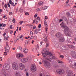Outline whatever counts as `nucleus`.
Returning <instances> with one entry per match:
<instances>
[{"label": "nucleus", "mask_w": 76, "mask_h": 76, "mask_svg": "<svg viewBox=\"0 0 76 76\" xmlns=\"http://www.w3.org/2000/svg\"><path fill=\"white\" fill-rule=\"evenodd\" d=\"M64 29V32L66 36H70V34L72 33V30H70L69 28L67 26H65Z\"/></svg>", "instance_id": "nucleus-1"}, {"label": "nucleus", "mask_w": 76, "mask_h": 76, "mask_svg": "<svg viewBox=\"0 0 76 76\" xmlns=\"http://www.w3.org/2000/svg\"><path fill=\"white\" fill-rule=\"evenodd\" d=\"M45 53L46 55H49V56H50V59H54V58H55V57L52 55L53 54L51 52H48V51H46L45 52Z\"/></svg>", "instance_id": "nucleus-2"}, {"label": "nucleus", "mask_w": 76, "mask_h": 76, "mask_svg": "<svg viewBox=\"0 0 76 76\" xmlns=\"http://www.w3.org/2000/svg\"><path fill=\"white\" fill-rule=\"evenodd\" d=\"M12 67L15 70H17L18 69V64L14 62L12 64Z\"/></svg>", "instance_id": "nucleus-3"}, {"label": "nucleus", "mask_w": 76, "mask_h": 76, "mask_svg": "<svg viewBox=\"0 0 76 76\" xmlns=\"http://www.w3.org/2000/svg\"><path fill=\"white\" fill-rule=\"evenodd\" d=\"M42 62H44V64L45 67H50V64L48 61L43 60L42 61Z\"/></svg>", "instance_id": "nucleus-4"}, {"label": "nucleus", "mask_w": 76, "mask_h": 76, "mask_svg": "<svg viewBox=\"0 0 76 76\" xmlns=\"http://www.w3.org/2000/svg\"><path fill=\"white\" fill-rule=\"evenodd\" d=\"M6 44V47H4L5 50L6 51H7V53H9V50L10 49V48L9 47V46L8 43L7 42Z\"/></svg>", "instance_id": "nucleus-5"}, {"label": "nucleus", "mask_w": 76, "mask_h": 76, "mask_svg": "<svg viewBox=\"0 0 76 76\" xmlns=\"http://www.w3.org/2000/svg\"><path fill=\"white\" fill-rule=\"evenodd\" d=\"M31 70L33 72H35L36 70H37V68H36V66L34 65H32L31 66Z\"/></svg>", "instance_id": "nucleus-6"}, {"label": "nucleus", "mask_w": 76, "mask_h": 76, "mask_svg": "<svg viewBox=\"0 0 76 76\" xmlns=\"http://www.w3.org/2000/svg\"><path fill=\"white\" fill-rule=\"evenodd\" d=\"M3 67L6 68L7 70L10 69V65L9 64H4L3 66Z\"/></svg>", "instance_id": "nucleus-7"}, {"label": "nucleus", "mask_w": 76, "mask_h": 76, "mask_svg": "<svg viewBox=\"0 0 76 76\" xmlns=\"http://www.w3.org/2000/svg\"><path fill=\"white\" fill-rule=\"evenodd\" d=\"M66 72L67 74L66 76H73V75L72 72L69 71V70H67L66 71Z\"/></svg>", "instance_id": "nucleus-8"}, {"label": "nucleus", "mask_w": 76, "mask_h": 76, "mask_svg": "<svg viewBox=\"0 0 76 76\" xmlns=\"http://www.w3.org/2000/svg\"><path fill=\"white\" fill-rule=\"evenodd\" d=\"M20 68L21 70H23L25 69V65L24 64L20 63L19 64Z\"/></svg>", "instance_id": "nucleus-9"}, {"label": "nucleus", "mask_w": 76, "mask_h": 76, "mask_svg": "<svg viewBox=\"0 0 76 76\" xmlns=\"http://www.w3.org/2000/svg\"><path fill=\"white\" fill-rule=\"evenodd\" d=\"M71 53V55L73 58H75V57H76V55L75 53V51H72Z\"/></svg>", "instance_id": "nucleus-10"}, {"label": "nucleus", "mask_w": 76, "mask_h": 76, "mask_svg": "<svg viewBox=\"0 0 76 76\" xmlns=\"http://www.w3.org/2000/svg\"><path fill=\"white\" fill-rule=\"evenodd\" d=\"M28 61V59L26 58H22L21 59V61L23 63H26Z\"/></svg>", "instance_id": "nucleus-11"}, {"label": "nucleus", "mask_w": 76, "mask_h": 76, "mask_svg": "<svg viewBox=\"0 0 76 76\" xmlns=\"http://www.w3.org/2000/svg\"><path fill=\"white\" fill-rule=\"evenodd\" d=\"M56 36L57 38H60L62 36V34L60 32H58L56 34Z\"/></svg>", "instance_id": "nucleus-12"}, {"label": "nucleus", "mask_w": 76, "mask_h": 76, "mask_svg": "<svg viewBox=\"0 0 76 76\" xmlns=\"http://www.w3.org/2000/svg\"><path fill=\"white\" fill-rule=\"evenodd\" d=\"M56 72H57V73H58V74H62L63 73V71H62V70L61 69H57L56 70Z\"/></svg>", "instance_id": "nucleus-13"}, {"label": "nucleus", "mask_w": 76, "mask_h": 76, "mask_svg": "<svg viewBox=\"0 0 76 76\" xmlns=\"http://www.w3.org/2000/svg\"><path fill=\"white\" fill-rule=\"evenodd\" d=\"M6 73L5 70L2 69L1 70H0V74H3Z\"/></svg>", "instance_id": "nucleus-14"}, {"label": "nucleus", "mask_w": 76, "mask_h": 76, "mask_svg": "<svg viewBox=\"0 0 76 76\" xmlns=\"http://www.w3.org/2000/svg\"><path fill=\"white\" fill-rule=\"evenodd\" d=\"M59 41L61 42H64V38L63 37H61L59 39Z\"/></svg>", "instance_id": "nucleus-15"}, {"label": "nucleus", "mask_w": 76, "mask_h": 76, "mask_svg": "<svg viewBox=\"0 0 76 76\" xmlns=\"http://www.w3.org/2000/svg\"><path fill=\"white\" fill-rule=\"evenodd\" d=\"M43 41L45 42H48V39H47L46 35L45 36V39L43 40Z\"/></svg>", "instance_id": "nucleus-16"}, {"label": "nucleus", "mask_w": 76, "mask_h": 76, "mask_svg": "<svg viewBox=\"0 0 76 76\" xmlns=\"http://www.w3.org/2000/svg\"><path fill=\"white\" fill-rule=\"evenodd\" d=\"M41 30L39 29H36L34 32V34H37L38 33V31H40Z\"/></svg>", "instance_id": "nucleus-17"}, {"label": "nucleus", "mask_w": 76, "mask_h": 76, "mask_svg": "<svg viewBox=\"0 0 76 76\" xmlns=\"http://www.w3.org/2000/svg\"><path fill=\"white\" fill-rule=\"evenodd\" d=\"M9 3L10 4H12V6H13L14 7H15V6L14 4V3L13 2H12V0H10L9 1Z\"/></svg>", "instance_id": "nucleus-18"}, {"label": "nucleus", "mask_w": 76, "mask_h": 76, "mask_svg": "<svg viewBox=\"0 0 76 76\" xmlns=\"http://www.w3.org/2000/svg\"><path fill=\"white\" fill-rule=\"evenodd\" d=\"M23 52L24 53H27L28 52V50L26 49H24L23 50Z\"/></svg>", "instance_id": "nucleus-19"}, {"label": "nucleus", "mask_w": 76, "mask_h": 76, "mask_svg": "<svg viewBox=\"0 0 76 76\" xmlns=\"http://www.w3.org/2000/svg\"><path fill=\"white\" fill-rule=\"evenodd\" d=\"M60 25L61 26V28H64V27H65V26H66L64 25V23H61Z\"/></svg>", "instance_id": "nucleus-20"}, {"label": "nucleus", "mask_w": 76, "mask_h": 76, "mask_svg": "<svg viewBox=\"0 0 76 76\" xmlns=\"http://www.w3.org/2000/svg\"><path fill=\"white\" fill-rule=\"evenodd\" d=\"M4 40H5V41H6L7 40V39H9V36H7V37H4Z\"/></svg>", "instance_id": "nucleus-21"}, {"label": "nucleus", "mask_w": 76, "mask_h": 76, "mask_svg": "<svg viewBox=\"0 0 76 76\" xmlns=\"http://www.w3.org/2000/svg\"><path fill=\"white\" fill-rule=\"evenodd\" d=\"M46 21V20H45V21H44L45 25V26H46V27H47V26H48V25H47V22Z\"/></svg>", "instance_id": "nucleus-22"}, {"label": "nucleus", "mask_w": 76, "mask_h": 76, "mask_svg": "<svg viewBox=\"0 0 76 76\" xmlns=\"http://www.w3.org/2000/svg\"><path fill=\"white\" fill-rule=\"evenodd\" d=\"M39 76H45V75L44 73H41L39 74Z\"/></svg>", "instance_id": "nucleus-23"}, {"label": "nucleus", "mask_w": 76, "mask_h": 76, "mask_svg": "<svg viewBox=\"0 0 76 76\" xmlns=\"http://www.w3.org/2000/svg\"><path fill=\"white\" fill-rule=\"evenodd\" d=\"M66 15L68 17L70 16V13L69 12H67L66 13Z\"/></svg>", "instance_id": "nucleus-24"}, {"label": "nucleus", "mask_w": 76, "mask_h": 76, "mask_svg": "<svg viewBox=\"0 0 76 76\" xmlns=\"http://www.w3.org/2000/svg\"><path fill=\"white\" fill-rule=\"evenodd\" d=\"M16 76H20V75L19 74V73L18 72H17V73L16 74Z\"/></svg>", "instance_id": "nucleus-25"}, {"label": "nucleus", "mask_w": 76, "mask_h": 76, "mask_svg": "<svg viewBox=\"0 0 76 76\" xmlns=\"http://www.w3.org/2000/svg\"><path fill=\"white\" fill-rule=\"evenodd\" d=\"M47 7H43V10H45L47 9Z\"/></svg>", "instance_id": "nucleus-26"}, {"label": "nucleus", "mask_w": 76, "mask_h": 76, "mask_svg": "<svg viewBox=\"0 0 76 76\" xmlns=\"http://www.w3.org/2000/svg\"><path fill=\"white\" fill-rule=\"evenodd\" d=\"M29 44V40H26L25 43V44H26V45H28Z\"/></svg>", "instance_id": "nucleus-27"}, {"label": "nucleus", "mask_w": 76, "mask_h": 76, "mask_svg": "<svg viewBox=\"0 0 76 76\" xmlns=\"http://www.w3.org/2000/svg\"><path fill=\"white\" fill-rule=\"evenodd\" d=\"M42 55H43V57H45L47 56V55L45 54V53H42Z\"/></svg>", "instance_id": "nucleus-28"}, {"label": "nucleus", "mask_w": 76, "mask_h": 76, "mask_svg": "<svg viewBox=\"0 0 76 76\" xmlns=\"http://www.w3.org/2000/svg\"><path fill=\"white\" fill-rule=\"evenodd\" d=\"M18 50H20L21 51L22 50V47H18Z\"/></svg>", "instance_id": "nucleus-29"}, {"label": "nucleus", "mask_w": 76, "mask_h": 76, "mask_svg": "<svg viewBox=\"0 0 76 76\" xmlns=\"http://www.w3.org/2000/svg\"><path fill=\"white\" fill-rule=\"evenodd\" d=\"M50 34L51 35H53L54 34V31H51L50 32Z\"/></svg>", "instance_id": "nucleus-30"}, {"label": "nucleus", "mask_w": 76, "mask_h": 76, "mask_svg": "<svg viewBox=\"0 0 76 76\" xmlns=\"http://www.w3.org/2000/svg\"><path fill=\"white\" fill-rule=\"evenodd\" d=\"M23 56V54L20 53V57H22Z\"/></svg>", "instance_id": "nucleus-31"}, {"label": "nucleus", "mask_w": 76, "mask_h": 76, "mask_svg": "<svg viewBox=\"0 0 76 76\" xmlns=\"http://www.w3.org/2000/svg\"><path fill=\"white\" fill-rule=\"evenodd\" d=\"M42 4V1H41L38 3V4H39V5H41Z\"/></svg>", "instance_id": "nucleus-32"}, {"label": "nucleus", "mask_w": 76, "mask_h": 76, "mask_svg": "<svg viewBox=\"0 0 76 76\" xmlns=\"http://www.w3.org/2000/svg\"><path fill=\"white\" fill-rule=\"evenodd\" d=\"M37 20H41V18L39 17H37Z\"/></svg>", "instance_id": "nucleus-33"}, {"label": "nucleus", "mask_w": 76, "mask_h": 76, "mask_svg": "<svg viewBox=\"0 0 76 76\" xmlns=\"http://www.w3.org/2000/svg\"><path fill=\"white\" fill-rule=\"evenodd\" d=\"M58 62L59 63H63V62L62 61H58Z\"/></svg>", "instance_id": "nucleus-34"}, {"label": "nucleus", "mask_w": 76, "mask_h": 76, "mask_svg": "<svg viewBox=\"0 0 76 76\" xmlns=\"http://www.w3.org/2000/svg\"><path fill=\"white\" fill-rule=\"evenodd\" d=\"M4 7L5 8H7V4H5Z\"/></svg>", "instance_id": "nucleus-35"}, {"label": "nucleus", "mask_w": 76, "mask_h": 76, "mask_svg": "<svg viewBox=\"0 0 76 76\" xmlns=\"http://www.w3.org/2000/svg\"><path fill=\"white\" fill-rule=\"evenodd\" d=\"M16 56L17 57H20V54H17Z\"/></svg>", "instance_id": "nucleus-36"}, {"label": "nucleus", "mask_w": 76, "mask_h": 76, "mask_svg": "<svg viewBox=\"0 0 76 76\" xmlns=\"http://www.w3.org/2000/svg\"><path fill=\"white\" fill-rule=\"evenodd\" d=\"M33 34H34L33 33V32H32V31H30L31 35L32 36V35H33Z\"/></svg>", "instance_id": "nucleus-37"}, {"label": "nucleus", "mask_w": 76, "mask_h": 76, "mask_svg": "<svg viewBox=\"0 0 76 76\" xmlns=\"http://www.w3.org/2000/svg\"><path fill=\"white\" fill-rule=\"evenodd\" d=\"M49 46V43H46V47H47Z\"/></svg>", "instance_id": "nucleus-38"}, {"label": "nucleus", "mask_w": 76, "mask_h": 76, "mask_svg": "<svg viewBox=\"0 0 76 76\" xmlns=\"http://www.w3.org/2000/svg\"><path fill=\"white\" fill-rule=\"evenodd\" d=\"M7 4L9 7H10V4H9V2H7Z\"/></svg>", "instance_id": "nucleus-39"}, {"label": "nucleus", "mask_w": 76, "mask_h": 76, "mask_svg": "<svg viewBox=\"0 0 76 76\" xmlns=\"http://www.w3.org/2000/svg\"><path fill=\"white\" fill-rule=\"evenodd\" d=\"M15 18H13L12 20V22L13 23H15Z\"/></svg>", "instance_id": "nucleus-40"}, {"label": "nucleus", "mask_w": 76, "mask_h": 76, "mask_svg": "<svg viewBox=\"0 0 76 76\" xmlns=\"http://www.w3.org/2000/svg\"><path fill=\"white\" fill-rule=\"evenodd\" d=\"M12 25H11V26H10V28L11 29H12L13 27H12Z\"/></svg>", "instance_id": "nucleus-41"}, {"label": "nucleus", "mask_w": 76, "mask_h": 76, "mask_svg": "<svg viewBox=\"0 0 76 76\" xmlns=\"http://www.w3.org/2000/svg\"><path fill=\"white\" fill-rule=\"evenodd\" d=\"M60 57H61V58H64V56L63 55H61L60 56Z\"/></svg>", "instance_id": "nucleus-42"}, {"label": "nucleus", "mask_w": 76, "mask_h": 76, "mask_svg": "<svg viewBox=\"0 0 76 76\" xmlns=\"http://www.w3.org/2000/svg\"><path fill=\"white\" fill-rule=\"evenodd\" d=\"M26 76H29V73L28 72H26Z\"/></svg>", "instance_id": "nucleus-43"}, {"label": "nucleus", "mask_w": 76, "mask_h": 76, "mask_svg": "<svg viewBox=\"0 0 76 76\" xmlns=\"http://www.w3.org/2000/svg\"><path fill=\"white\" fill-rule=\"evenodd\" d=\"M23 21H20L19 22V23H20V24H22V23H23Z\"/></svg>", "instance_id": "nucleus-44"}, {"label": "nucleus", "mask_w": 76, "mask_h": 76, "mask_svg": "<svg viewBox=\"0 0 76 76\" xmlns=\"http://www.w3.org/2000/svg\"><path fill=\"white\" fill-rule=\"evenodd\" d=\"M13 32V31L12 30H11L10 31V34H12Z\"/></svg>", "instance_id": "nucleus-45"}, {"label": "nucleus", "mask_w": 76, "mask_h": 76, "mask_svg": "<svg viewBox=\"0 0 76 76\" xmlns=\"http://www.w3.org/2000/svg\"><path fill=\"white\" fill-rule=\"evenodd\" d=\"M4 55H5V56H6V55H7V53L6 52H4Z\"/></svg>", "instance_id": "nucleus-46"}, {"label": "nucleus", "mask_w": 76, "mask_h": 76, "mask_svg": "<svg viewBox=\"0 0 76 76\" xmlns=\"http://www.w3.org/2000/svg\"><path fill=\"white\" fill-rule=\"evenodd\" d=\"M45 31L46 32H47V29H48V27H46L45 28Z\"/></svg>", "instance_id": "nucleus-47"}, {"label": "nucleus", "mask_w": 76, "mask_h": 76, "mask_svg": "<svg viewBox=\"0 0 76 76\" xmlns=\"http://www.w3.org/2000/svg\"><path fill=\"white\" fill-rule=\"evenodd\" d=\"M23 4H25V0H23Z\"/></svg>", "instance_id": "nucleus-48"}, {"label": "nucleus", "mask_w": 76, "mask_h": 76, "mask_svg": "<svg viewBox=\"0 0 76 76\" xmlns=\"http://www.w3.org/2000/svg\"><path fill=\"white\" fill-rule=\"evenodd\" d=\"M34 39H37V37L36 36H34Z\"/></svg>", "instance_id": "nucleus-49"}, {"label": "nucleus", "mask_w": 76, "mask_h": 76, "mask_svg": "<svg viewBox=\"0 0 76 76\" xmlns=\"http://www.w3.org/2000/svg\"><path fill=\"white\" fill-rule=\"evenodd\" d=\"M41 25L40 24H39L38 25V27L39 28H41Z\"/></svg>", "instance_id": "nucleus-50"}, {"label": "nucleus", "mask_w": 76, "mask_h": 76, "mask_svg": "<svg viewBox=\"0 0 76 76\" xmlns=\"http://www.w3.org/2000/svg\"><path fill=\"white\" fill-rule=\"evenodd\" d=\"M37 15H38L37 14H36L35 15L34 17L35 18H37Z\"/></svg>", "instance_id": "nucleus-51"}, {"label": "nucleus", "mask_w": 76, "mask_h": 76, "mask_svg": "<svg viewBox=\"0 0 76 76\" xmlns=\"http://www.w3.org/2000/svg\"><path fill=\"white\" fill-rule=\"evenodd\" d=\"M29 15V13L28 12H26V13H25V15Z\"/></svg>", "instance_id": "nucleus-52"}, {"label": "nucleus", "mask_w": 76, "mask_h": 76, "mask_svg": "<svg viewBox=\"0 0 76 76\" xmlns=\"http://www.w3.org/2000/svg\"><path fill=\"white\" fill-rule=\"evenodd\" d=\"M69 0H67L66 1V4H67V3H69Z\"/></svg>", "instance_id": "nucleus-53"}, {"label": "nucleus", "mask_w": 76, "mask_h": 76, "mask_svg": "<svg viewBox=\"0 0 76 76\" xmlns=\"http://www.w3.org/2000/svg\"><path fill=\"white\" fill-rule=\"evenodd\" d=\"M71 48H74V46L73 45H71Z\"/></svg>", "instance_id": "nucleus-54"}, {"label": "nucleus", "mask_w": 76, "mask_h": 76, "mask_svg": "<svg viewBox=\"0 0 76 76\" xmlns=\"http://www.w3.org/2000/svg\"><path fill=\"white\" fill-rule=\"evenodd\" d=\"M45 19H48V17H47V16H45Z\"/></svg>", "instance_id": "nucleus-55"}, {"label": "nucleus", "mask_w": 76, "mask_h": 76, "mask_svg": "<svg viewBox=\"0 0 76 76\" xmlns=\"http://www.w3.org/2000/svg\"><path fill=\"white\" fill-rule=\"evenodd\" d=\"M18 39H16L15 40V43H16V41H17V40H18Z\"/></svg>", "instance_id": "nucleus-56"}, {"label": "nucleus", "mask_w": 76, "mask_h": 76, "mask_svg": "<svg viewBox=\"0 0 76 76\" xmlns=\"http://www.w3.org/2000/svg\"><path fill=\"white\" fill-rule=\"evenodd\" d=\"M6 25L5 24H3V26H4V27H5L6 26Z\"/></svg>", "instance_id": "nucleus-57"}, {"label": "nucleus", "mask_w": 76, "mask_h": 76, "mask_svg": "<svg viewBox=\"0 0 76 76\" xmlns=\"http://www.w3.org/2000/svg\"><path fill=\"white\" fill-rule=\"evenodd\" d=\"M6 33H4V34H3V36H4L6 35Z\"/></svg>", "instance_id": "nucleus-58"}, {"label": "nucleus", "mask_w": 76, "mask_h": 76, "mask_svg": "<svg viewBox=\"0 0 76 76\" xmlns=\"http://www.w3.org/2000/svg\"><path fill=\"white\" fill-rule=\"evenodd\" d=\"M37 48L39 49V46H38V44H37Z\"/></svg>", "instance_id": "nucleus-59"}, {"label": "nucleus", "mask_w": 76, "mask_h": 76, "mask_svg": "<svg viewBox=\"0 0 76 76\" xmlns=\"http://www.w3.org/2000/svg\"><path fill=\"white\" fill-rule=\"evenodd\" d=\"M36 24H37V23H38V21H37V20H36Z\"/></svg>", "instance_id": "nucleus-60"}, {"label": "nucleus", "mask_w": 76, "mask_h": 76, "mask_svg": "<svg viewBox=\"0 0 76 76\" xmlns=\"http://www.w3.org/2000/svg\"><path fill=\"white\" fill-rule=\"evenodd\" d=\"M23 36L22 35H21L20 37V38L21 39L22 38H23Z\"/></svg>", "instance_id": "nucleus-61"}, {"label": "nucleus", "mask_w": 76, "mask_h": 76, "mask_svg": "<svg viewBox=\"0 0 76 76\" xmlns=\"http://www.w3.org/2000/svg\"><path fill=\"white\" fill-rule=\"evenodd\" d=\"M9 15H12V12H10L9 13Z\"/></svg>", "instance_id": "nucleus-62"}, {"label": "nucleus", "mask_w": 76, "mask_h": 76, "mask_svg": "<svg viewBox=\"0 0 76 76\" xmlns=\"http://www.w3.org/2000/svg\"><path fill=\"white\" fill-rule=\"evenodd\" d=\"M68 47H69V48H71V45H68Z\"/></svg>", "instance_id": "nucleus-63"}, {"label": "nucleus", "mask_w": 76, "mask_h": 76, "mask_svg": "<svg viewBox=\"0 0 76 76\" xmlns=\"http://www.w3.org/2000/svg\"><path fill=\"white\" fill-rule=\"evenodd\" d=\"M21 27H20L19 28V31H21Z\"/></svg>", "instance_id": "nucleus-64"}]
</instances>
